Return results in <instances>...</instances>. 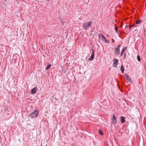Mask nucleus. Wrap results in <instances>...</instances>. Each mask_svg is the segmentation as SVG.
Segmentation results:
<instances>
[{"mask_svg":"<svg viewBox=\"0 0 146 146\" xmlns=\"http://www.w3.org/2000/svg\"><path fill=\"white\" fill-rule=\"evenodd\" d=\"M92 22L90 21L88 22H86L83 23V28L85 30H88L91 25Z\"/></svg>","mask_w":146,"mask_h":146,"instance_id":"obj_1","label":"nucleus"},{"mask_svg":"<svg viewBox=\"0 0 146 146\" xmlns=\"http://www.w3.org/2000/svg\"><path fill=\"white\" fill-rule=\"evenodd\" d=\"M37 90V88L36 87L34 88L33 89L31 92V94H35Z\"/></svg>","mask_w":146,"mask_h":146,"instance_id":"obj_7","label":"nucleus"},{"mask_svg":"<svg viewBox=\"0 0 146 146\" xmlns=\"http://www.w3.org/2000/svg\"><path fill=\"white\" fill-rule=\"evenodd\" d=\"M137 58L139 61L140 62L141 61V59L139 55H138L137 56Z\"/></svg>","mask_w":146,"mask_h":146,"instance_id":"obj_16","label":"nucleus"},{"mask_svg":"<svg viewBox=\"0 0 146 146\" xmlns=\"http://www.w3.org/2000/svg\"><path fill=\"white\" fill-rule=\"evenodd\" d=\"M112 42H114V40L113 39H112Z\"/></svg>","mask_w":146,"mask_h":146,"instance_id":"obj_21","label":"nucleus"},{"mask_svg":"<svg viewBox=\"0 0 146 146\" xmlns=\"http://www.w3.org/2000/svg\"><path fill=\"white\" fill-rule=\"evenodd\" d=\"M119 51H120L119 49H117V48H116L115 49V51L114 52L115 54L117 55H118V54H119Z\"/></svg>","mask_w":146,"mask_h":146,"instance_id":"obj_10","label":"nucleus"},{"mask_svg":"<svg viewBox=\"0 0 146 146\" xmlns=\"http://www.w3.org/2000/svg\"><path fill=\"white\" fill-rule=\"evenodd\" d=\"M109 36V35H108L107 36Z\"/></svg>","mask_w":146,"mask_h":146,"instance_id":"obj_23","label":"nucleus"},{"mask_svg":"<svg viewBox=\"0 0 146 146\" xmlns=\"http://www.w3.org/2000/svg\"><path fill=\"white\" fill-rule=\"evenodd\" d=\"M47 1H49V0H46Z\"/></svg>","mask_w":146,"mask_h":146,"instance_id":"obj_24","label":"nucleus"},{"mask_svg":"<svg viewBox=\"0 0 146 146\" xmlns=\"http://www.w3.org/2000/svg\"><path fill=\"white\" fill-rule=\"evenodd\" d=\"M114 25L115 26V32H116V33H117L118 29L116 27V24H115Z\"/></svg>","mask_w":146,"mask_h":146,"instance_id":"obj_17","label":"nucleus"},{"mask_svg":"<svg viewBox=\"0 0 146 146\" xmlns=\"http://www.w3.org/2000/svg\"><path fill=\"white\" fill-rule=\"evenodd\" d=\"M111 122L114 124L117 123L116 117L114 114H113V117L111 119Z\"/></svg>","mask_w":146,"mask_h":146,"instance_id":"obj_5","label":"nucleus"},{"mask_svg":"<svg viewBox=\"0 0 146 146\" xmlns=\"http://www.w3.org/2000/svg\"><path fill=\"white\" fill-rule=\"evenodd\" d=\"M135 27V24H133V25H131L129 27V29H131V28H132L133 27Z\"/></svg>","mask_w":146,"mask_h":146,"instance_id":"obj_18","label":"nucleus"},{"mask_svg":"<svg viewBox=\"0 0 146 146\" xmlns=\"http://www.w3.org/2000/svg\"><path fill=\"white\" fill-rule=\"evenodd\" d=\"M38 115V111L37 110H35L33 112L31 113L29 116L32 118L36 117Z\"/></svg>","mask_w":146,"mask_h":146,"instance_id":"obj_2","label":"nucleus"},{"mask_svg":"<svg viewBox=\"0 0 146 146\" xmlns=\"http://www.w3.org/2000/svg\"><path fill=\"white\" fill-rule=\"evenodd\" d=\"M121 45H119L116 48L117 49H119V48L121 46Z\"/></svg>","mask_w":146,"mask_h":146,"instance_id":"obj_19","label":"nucleus"},{"mask_svg":"<svg viewBox=\"0 0 146 146\" xmlns=\"http://www.w3.org/2000/svg\"><path fill=\"white\" fill-rule=\"evenodd\" d=\"M120 119L121 120V122L122 123H124L125 121V119L124 117L121 116L120 117Z\"/></svg>","mask_w":146,"mask_h":146,"instance_id":"obj_9","label":"nucleus"},{"mask_svg":"<svg viewBox=\"0 0 146 146\" xmlns=\"http://www.w3.org/2000/svg\"><path fill=\"white\" fill-rule=\"evenodd\" d=\"M51 66V64H49L48 63V64L46 68V70H47L48 69L50 68V67Z\"/></svg>","mask_w":146,"mask_h":146,"instance_id":"obj_13","label":"nucleus"},{"mask_svg":"<svg viewBox=\"0 0 146 146\" xmlns=\"http://www.w3.org/2000/svg\"><path fill=\"white\" fill-rule=\"evenodd\" d=\"M141 20H137L136 21L135 23L136 24H140V23H141Z\"/></svg>","mask_w":146,"mask_h":146,"instance_id":"obj_14","label":"nucleus"},{"mask_svg":"<svg viewBox=\"0 0 146 146\" xmlns=\"http://www.w3.org/2000/svg\"><path fill=\"white\" fill-rule=\"evenodd\" d=\"M120 70H121V71L122 72V73H123L124 71V67L123 65H121V68H120Z\"/></svg>","mask_w":146,"mask_h":146,"instance_id":"obj_12","label":"nucleus"},{"mask_svg":"<svg viewBox=\"0 0 146 146\" xmlns=\"http://www.w3.org/2000/svg\"><path fill=\"white\" fill-rule=\"evenodd\" d=\"M128 27H129V26H128V25H126V26H125V27H126V28H128Z\"/></svg>","mask_w":146,"mask_h":146,"instance_id":"obj_22","label":"nucleus"},{"mask_svg":"<svg viewBox=\"0 0 146 146\" xmlns=\"http://www.w3.org/2000/svg\"><path fill=\"white\" fill-rule=\"evenodd\" d=\"M118 63V60L117 59L114 58L113 59V66L115 68L117 67Z\"/></svg>","mask_w":146,"mask_h":146,"instance_id":"obj_4","label":"nucleus"},{"mask_svg":"<svg viewBox=\"0 0 146 146\" xmlns=\"http://www.w3.org/2000/svg\"><path fill=\"white\" fill-rule=\"evenodd\" d=\"M99 37L103 41L107 43V40L106 39L105 37L102 34H100L99 35Z\"/></svg>","mask_w":146,"mask_h":146,"instance_id":"obj_3","label":"nucleus"},{"mask_svg":"<svg viewBox=\"0 0 146 146\" xmlns=\"http://www.w3.org/2000/svg\"><path fill=\"white\" fill-rule=\"evenodd\" d=\"M92 52H93L92 54V55H91V56L89 58V60H92L94 58V50H92Z\"/></svg>","mask_w":146,"mask_h":146,"instance_id":"obj_8","label":"nucleus"},{"mask_svg":"<svg viewBox=\"0 0 146 146\" xmlns=\"http://www.w3.org/2000/svg\"><path fill=\"white\" fill-rule=\"evenodd\" d=\"M125 77L126 79L127 80V81H128L130 83L132 82V80H131L130 77H129L128 75L127 74H125Z\"/></svg>","mask_w":146,"mask_h":146,"instance_id":"obj_6","label":"nucleus"},{"mask_svg":"<svg viewBox=\"0 0 146 146\" xmlns=\"http://www.w3.org/2000/svg\"><path fill=\"white\" fill-rule=\"evenodd\" d=\"M99 134L101 135H103V132L100 129H99Z\"/></svg>","mask_w":146,"mask_h":146,"instance_id":"obj_15","label":"nucleus"},{"mask_svg":"<svg viewBox=\"0 0 146 146\" xmlns=\"http://www.w3.org/2000/svg\"><path fill=\"white\" fill-rule=\"evenodd\" d=\"M127 48L126 47H124L122 49L120 54L121 56H122L124 52L126 50Z\"/></svg>","mask_w":146,"mask_h":146,"instance_id":"obj_11","label":"nucleus"},{"mask_svg":"<svg viewBox=\"0 0 146 146\" xmlns=\"http://www.w3.org/2000/svg\"><path fill=\"white\" fill-rule=\"evenodd\" d=\"M124 58H125V57H126L125 53L124 54Z\"/></svg>","mask_w":146,"mask_h":146,"instance_id":"obj_20","label":"nucleus"}]
</instances>
